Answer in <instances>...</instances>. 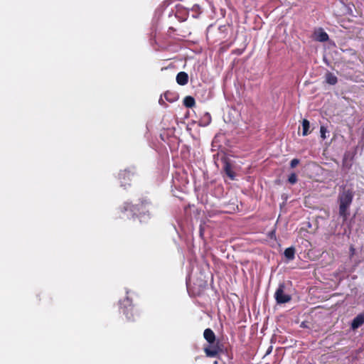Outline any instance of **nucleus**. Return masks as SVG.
Segmentation results:
<instances>
[{"label": "nucleus", "instance_id": "1", "mask_svg": "<svg viewBox=\"0 0 364 364\" xmlns=\"http://www.w3.org/2000/svg\"><path fill=\"white\" fill-rule=\"evenodd\" d=\"M203 337L208 343V345L203 348L205 355L208 358L218 357L223 350V344L219 340L216 339L215 333L210 328L205 329Z\"/></svg>", "mask_w": 364, "mask_h": 364}, {"label": "nucleus", "instance_id": "2", "mask_svg": "<svg viewBox=\"0 0 364 364\" xmlns=\"http://www.w3.org/2000/svg\"><path fill=\"white\" fill-rule=\"evenodd\" d=\"M353 193L351 190H344L338 196L339 203V215L343 218V222H346L348 219L349 208L353 202Z\"/></svg>", "mask_w": 364, "mask_h": 364}, {"label": "nucleus", "instance_id": "3", "mask_svg": "<svg viewBox=\"0 0 364 364\" xmlns=\"http://www.w3.org/2000/svg\"><path fill=\"white\" fill-rule=\"evenodd\" d=\"M120 304L122 306L123 314L126 316L127 321H134L135 316H137V311L135 307L132 305L131 300L126 297Z\"/></svg>", "mask_w": 364, "mask_h": 364}, {"label": "nucleus", "instance_id": "4", "mask_svg": "<svg viewBox=\"0 0 364 364\" xmlns=\"http://www.w3.org/2000/svg\"><path fill=\"white\" fill-rule=\"evenodd\" d=\"M285 285L284 283L279 284L274 293V298L277 304H285L291 301L290 295L284 293Z\"/></svg>", "mask_w": 364, "mask_h": 364}, {"label": "nucleus", "instance_id": "5", "mask_svg": "<svg viewBox=\"0 0 364 364\" xmlns=\"http://www.w3.org/2000/svg\"><path fill=\"white\" fill-rule=\"evenodd\" d=\"M153 208L151 202L143 200L134 207V210L138 211L140 217L145 216L146 214L149 218H151L150 210Z\"/></svg>", "mask_w": 364, "mask_h": 364}, {"label": "nucleus", "instance_id": "6", "mask_svg": "<svg viewBox=\"0 0 364 364\" xmlns=\"http://www.w3.org/2000/svg\"><path fill=\"white\" fill-rule=\"evenodd\" d=\"M134 173L129 169L122 170L118 173V178L120 181L122 186H126L129 181L132 180Z\"/></svg>", "mask_w": 364, "mask_h": 364}, {"label": "nucleus", "instance_id": "7", "mask_svg": "<svg viewBox=\"0 0 364 364\" xmlns=\"http://www.w3.org/2000/svg\"><path fill=\"white\" fill-rule=\"evenodd\" d=\"M364 324V311L358 314L352 321L350 328L355 330Z\"/></svg>", "mask_w": 364, "mask_h": 364}, {"label": "nucleus", "instance_id": "8", "mask_svg": "<svg viewBox=\"0 0 364 364\" xmlns=\"http://www.w3.org/2000/svg\"><path fill=\"white\" fill-rule=\"evenodd\" d=\"M176 82L180 85H185L188 82V75L186 72H179L176 75Z\"/></svg>", "mask_w": 364, "mask_h": 364}, {"label": "nucleus", "instance_id": "9", "mask_svg": "<svg viewBox=\"0 0 364 364\" xmlns=\"http://www.w3.org/2000/svg\"><path fill=\"white\" fill-rule=\"evenodd\" d=\"M315 38L319 42H326L328 40V35L322 28L314 33Z\"/></svg>", "mask_w": 364, "mask_h": 364}, {"label": "nucleus", "instance_id": "10", "mask_svg": "<svg viewBox=\"0 0 364 364\" xmlns=\"http://www.w3.org/2000/svg\"><path fill=\"white\" fill-rule=\"evenodd\" d=\"M224 171L225 174L232 180L235 179V172L232 170V166L229 162H226L224 165Z\"/></svg>", "mask_w": 364, "mask_h": 364}, {"label": "nucleus", "instance_id": "11", "mask_svg": "<svg viewBox=\"0 0 364 364\" xmlns=\"http://www.w3.org/2000/svg\"><path fill=\"white\" fill-rule=\"evenodd\" d=\"M295 248L294 247H290L284 250V255L287 259L293 260L295 257Z\"/></svg>", "mask_w": 364, "mask_h": 364}, {"label": "nucleus", "instance_id": "12", "mask_svg": "<svg viewBox=\"0 0 364 364\" xmlns=\"http://www.w3.org/2000/svg\"><path fill=\"white\" fill-rule=\"evenodd\" d=\"M326 81L328 84L334 85L337 83L338 78L332 73L328 72L326 75Z\"/></svg>", "mask_w": 364, "mask_h": 364}, {"label": "nucleus", "instance_id": "13", "mask_svg": "<svg viewBox=\"0 0 364 364\" xmlns=\"http://www.w3.org/2000/svg\"><path fill=\"white\" fill-rule=\"evenodd\" d=\"M183 105L188 108H192L196 105L195 99L191 96H186L183 100Z\"/></svg>", "mask_w": 364, "mask_h": 364}, {"label": "nucleus", "instance_id": "14", "mask_svg": "<svg viewBox=\"0 0 364 364\" xmlns=\"http://www.w3.org/2000/svg\"><path fill=\"white\" fill-rule=\"evenodd\" d=\"M310 123L309 120L304 119L302 121V135L307 136L309 134Z\"/></svg>", "mask_w": 364, "mask_h": 364}, {"label": "nucleus", "instance_id": "15", "mask_svg": "<svg viewBox=\"0 0 364 364\" xmlns=\"http://www.w3.org/2000/svg\"><path fill=\"white\" fill-rule=\"evenodd\" d=\"M164 96L165 99L170 102H173L177 100V97L173 94L168 91L166 92Z\"/></svg>", "mask_w": 364, "mask_h": 364}, {"label": "nucleus", "instance_id": "16", "mask_svg": "<svg viewBox=\"0 0 364 364\" xmlns=\"http://www.w3.org/2000/svg\"><path fill=\"white\" fill-rule=\"evenodd\" d=\"M297 176L295 173H292L289 176L288 181L291 184H295L297 182Z\"/></svg>", "mask_w": 364, "mask_h": 364}, {"label": "nucleus", "instance_id": "17", "mask_svg": "<svg viewBox=\"0 0 364 364\" xmlns=\"http://www.w3.org/2000/svg\"><path fill=\"white\" fill-rule=\"evenodd\" d=\"M327 132V129L325 127L321 126L320 128L321 137L323 139H326V133Z\"/></svg>", "mask_w": 364, "mask_h": 364}, {"label": "nucleus", "instance_id": "18", "mask_svg": "<svg viewBox=\"0 0 364 364\" xmlns=\"http://www.w3.org/2000/svg\"><path fill=\"white\" fill-rule=\"evenodd\" d=\"M300 161L298 159H294L290 162V167L291 168H295L299 164Z\"/></svg>", "mask_w": 364, "mask_h": 364}, {"label": "nucleus", "instance_id": "19", "mask_svg": "<svg viewBox=\"0 0 364 364\" xmlns=\"http://www.w3.org/2000/svg\"><path fill=\"white\" fill-rule=\"evenodd\" d=\"M244 51V49H235L232 51V53L236 54L237 55H241Z\"/></svg>", "mask_w": 364, "mask_h": 364}, {"label": "nucleus", "instance_id": "20", "mask_svg": "<svg viewBox=\"0 0 364 364\" xmlns=\"http://www.w3.org/2000/svg\"><path fill=\"white\" fill-rule=\"evenodd\" d=\"M159 103H160V104H163V103H164V101H163L162 98H160V100H159Z\"/></svg>", "mask_w": 364, "mask_h": 364}, {"label": "nucleus", "instance_id": "21", "mask_svg": "<svg viewBox=\"0 0 364 364\" xmlns=\"http://www.w3.org/2000/svg\"><path fill=\"white\" fill-rule=\"evenodd\" d=\"M214 364H218V362H217V361H215V362H214Z\"/></svg>", "mask_w": 364, "mask_h": 364}]
</instances>
